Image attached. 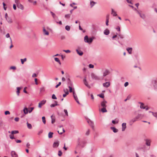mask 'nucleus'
<instances>
[{"mask_svg":"<svg viewBox=\"0 0 157 157\" xmlns=\"http://www.w3.org/2000/svg\"><path fill=\"white\" fill-rule=\"evenodd\" d=\"M95 38V37L94 36L89 38L88 36L86 35L84 37V41L86 43L90 44L92 42L93 40Z\"/></svg>","mask_w":157,"mask_h":157,"instance_id":"obj_1","label":"nucleus"},{"mask_svg":"<svg viewBox=\"0 0 157 157\" xmlns=\"http://www.w3.org/2000/svg\"><path fill=\"white\" fill-rule=\"evenodd\" d=\"M141 115L139 114L135 118H133L130 121V125H132V124L134 122L138 120L139 119Z\"/></svg>","mask_w":157,"mask_h":157,"instance_id":"obj_2","label":"nucleus"},{"mask_svg":"<svg viewBox=\"0 0 157 157\" xmlns=\"http://www.w3.org/2000/svg\"><path fill=\"white\" fill-rule=\"evenodd\" d=\"M86 142L85 141H80V139L78 138V145L82 147H83L86 144Z\"/></svg>","mask_w":157,"mask_h":157,"instance_id":"obj_3","label":"nucleus"},{"mask_svg":"<svg viewBox=\"0 0 157 157\" xmlns=\"http://www.w3.org/2000/svg\"><path fill=\"white\" fill-rule=\"evenodd\" d=\"M91 76L92 79H93L99 80L101 79L100 77L99 76L93 73H91Z\"/></svg>","mask_w":157,"mask_h":157,"instance_id":"obj_4","label":"nucleus"},{"mask_svg":"<svg viewBox=\"0 0 157 157\" xmlns=\"http://www.w3.org/2000/svg\"><path fill=\"white\" fill-rule=\"evenodd\" d=\"M152 84L155 90L157 89V81L154 80L152 81Z\"/></svg>","mask_w":157,"mask_h":157,"instance_id":"obj_5","label":"nucleus"},{"mask_svg":"<svg viewBox=\"0 0 157 157\" xmlns=\"http://www.w3.org/2000/svg\"><path fill=\"white\" fill-rule=\"evenodd\" d=\"M83 82L84 84V85L88 88H90V86L88 85V82L86 81V77H85L84 79L83 80Z\"/></svg>","mask_w":157,"mask_h":157,"instance_id":"obj_6","label":"nucleus"},{"mask_svg":"<svg viewBox=\"0 0 157 157\" xmlns=\"http://www.w3.org/2000/svg\"><path fill=\"white\" fill-rule=\"evenodd\" d=\"M137 13L143 19H144L146 18V16L145 14L141 13L139 11H137Z\"/></svg>","mask_w":157,"mask_h":157,"instance_id":"obj_7","label":"nucleus"},{"mask_svg":"<svg viewBox=\"0 0 157 157\" xmlns=\"http://www.w3.org/2000/svg\"><path fill=\"white\" fill-rule=\"evenodd\" d=\"M46 102V100H43L39 103L38 107L39 108L41 107V106L44 105Z\"/></svg>","mask_w":157,"mask_h":157,"instance_id":"obj_8","label":"nucleus"},{"mask_svg":"<svg viewBox=\"0 0 157 157\" xmlns=\"http://www.w3.org/2000/svg\"><path fill=\"white\" fill-rule=\"evenodd\" d=\"M107 103V101H106L104 100L103 101L101 102V106L103 108L106 107L107 106L106 104Z\"/></svg>","mask_w":157,"mask_h":157,"instance_id":"obj_9","label":"nucleus"},{"mask_svg":"<svg viewBox=\"0 0 157 157\" xmlns=\"http://www.w3.org/2000/svg\"><path fill=\"white\" fill-rule=\"evenodd\" d=\"M145 144L147 146H150L151 145V140L148 139H145Z\"/></svg>","mask_w":157,"mask_h":157,"instance_id":"obj_10","label":"nucleus"},{"mask_svg":"<svg viewBox=\"0 0 157 157\" xmlns=\"http://www.w3.org/2000/svg\"><path fill=\"white\" fill-rule=\"evenodd\" d=\"M11 154L12 157H18L17 155L14 151H12L11 152Z\"/></svg>","mask_w":157,"mask_h":157,"instance_id":"obj_11","label":"nucleus"},{"mask_svg":"<svg viewBox=\"0 0 157 157\" xmlns=\"http://www.w3.org/2000/svg\"><path fill=\"white\" fill-rule=\"evenodd\" d=\"M103 86L107 88L110 85V83L109 82H106L103 84Z\"/></svg>","mask_w":157,"mask_h":157,"instance_id":"obj_12","label":"nucleus"},{"mask_svg":"<svg viewBox=\"0 0 157 157\" xmlns=\"http://www.w3.org/2000/svg\"><path fill=\"white\" fill-rule=\"evenodd\" d=\"M126 124L125 123H123L122 124V131H125L126 128Z\"/></svg>","mask_w":157,"mask_h":157,"instance_id":"obj_13","label":"nucleus"},{"mask_svg":"<svg viewBox=\"0 0 157 157\" xmlns=\"http://www.w3.org/2000/svg\"><path fill=\"white\" fill-rule=\"evenodd\" d=\"M111 14L113 15L114 17L116 16H117V14L116 12L113 9H111Z\"/></svg>","mask_w":157,"mask_h":157,"instance_id":"obj_14","label":"nucleus"},{"mask_svg":"<svg viewBox=\"0 0 157 157\" xmlns=\"http://www.w3.org/2000/svg\"><path fill=\"white\" fill-rule=\"evenodd\" d=\"M67 84L68 86H73L72 82L69 78L67 79Z\"/></svg>","mask_w":157,"mask_h":157,"instance_id":"obj_15","label":"nucleus"},{"mask_svg":"<svg viewBox=\"0 0 157 157\" xmlns=\"http://www.w3.org/2000/svg\"><path fill=\"white\" fill-rule=\"evenodd\" d=\"M50 13H51V15H52L54 19L55 20H56V19L58 18V17L56 15L52 12L51 11H50Z\"/></svg>","mask_w":157,"mask_h":157,"instance_id":"obj_16","label":"nucleus"},{"mask_svg":"<svg viewBox=\"0 0 157 157\" xmlns=\"http://www.w3.org/2000/svg\"><path fill=\"white\" fill-rule=\"evenodd\" d=\"M59 144V141L55 142L53 144V147H57L58 146Z\"/></svg>","mask_w":157,"mask_h":157,"instance_id":"obj_17","label":"nucleus"},{"mask_svg":"<svg viewBox=\"0 0 157 157\" xmlns=\"http://www.w3.org/2000/svg\"><path fill=\"white\" fill-rule=\"evenodd\" d=\"M76 51L77 54L80 56H82L83 54V52L81 50H79L78 49H76Z\"/></svg>","mask_w":157,"mask_h":157,"instance_id":"obj_18","label":"nucleus"},{"mask_svg":"<svg viewBox=\"0 0 157 157\" xmlns=\"http://www.w3.org/2000/svg\"><path fill=\"white\" fill-rule=\"evenodd\" d=\"M109 71L108 70H106L103 73V77H105L109 73Z\"/></svg>","mask_w":157,"mask_h":157,"instance_id":"obj_19","label":"nucleus"},{"mask_svg":"<svg viewBox=\"0 0 157 157\" xmlns=\"http://www.w3.org/2000/svg\"><path fill=\"white\" fill-rule=\"evenodd\" d=\"M126 50L128 52L129 54L132 53V48H126Z\"/></svg>","mask_w":157,"mask_h":157,"instance_id":"obj_20","label":"nucleus"},{"mask_svg":"<svg viewBox=\"0 0 157 157\" xmlns=\"http://www.w3.org/2000/svg\"><path fill=\"white\" fill-rule=\"evenodd\" d=\"M88 123L90 124V126L93 128H94V124L93 122L91 120L88 121Z\"/></svg>","mask_w":157,"mask_h":157,"instance_id":"obj_21","label":"nucleus"},{"mask_svg":"<svg viewBox=\"0 0 157 157\" xmlns=\"http://www.w3.org/2000/svg\"><path fill=\"white\" fill-rule=\"evenodd\" d=\"M109 15H108L106 16V25L107 26H108L109 25Z\"/></svg>","mask_w":157,"mask_h":157,"instance_id":"obj_22","label":"nucleus"},{"mask_svg":"<svg viewBox=\"0 0 157 157\" xmlns=\"http://www.w3.org/2000/svg\"><path fill=\"white\" fill-rule=\"evenodd\" d=\"M110 128L114 133H116L118 131V129L114 127H111Z\"/></svg>","mask_w":157,"mask_h":157,"instance_id":"obj_23","label":"nucleus"},{"mask_svg":"<svg viewBox=\"0 0 157 157\" xmlns=\"http://www.w3.org/2000/svg\"><path fill=\"white\" fill-rule=\"evenodd\" d=\"M104 33L105 35H107L109 34V31L108 29H106L104 31Z\"/></svg>","mask_w":157,"mask_h":157,"instance_id":"obj_24","label":"nucleus"},{"mask_svg":"<svg viewBox=\"0 0 157 157\" xmlns=\"http://www.w3.org/2000/svg\"><path fill=\"white\" fill-rule=\"evenodd\" d=\"M52 119L51 123L52 124H53L55 122L56 119L54 117H53V115L51 116Z\"/></svg>","mask_w":157,"mask_h":157,"instance_id":"obj_25","label":"nucleus"},{"mask_svg":"<svg viewBox=\"0 0 157 157\" xmlns=\"http://www.w3.org/2000/svg\"><path fill=\"white\" fill-rule=\"evenodd\" d=\"M23 111L25 114H26L28 113V109L26 107H25L24 108Z\"/></svg>","mask_w":157,"mask_h":157,"instance_id":"obj_26","label":"nucleus"},{"mask_svg":"<svg viewBox=\"0 0 157 157\" xmlns=\"http://www.w3.org/2000/svg\"><path fill=\"white\" fill-rule=\"evenodd\" d=\"M43 31L44 35H49V32L45 29L44 28H43Z\"/></svg>","mask_w":157,"mask_h":157,"instance_id":"obj_27","label":"nucleus"},{"mask_svg":"<svg viewBox=\"0 0 157 157\" xmlns=\"http://www.w3.org/2000/svg\"><path fill=\"white\" fill-rule=\"evenodd\" d=\"M17 6L18 8H20L21 10H23L24 9V7L20 3L17 4Z\"/></svg>","mask_w":157,"mask_h":157,"instance_id":"obj_28","label":"nucleus"},{"mask_svg":"<svg viewBox=\"0 0 157 157\" xmlns=\"http://www.w3.org/2000/svg\"><path fill=\"white\" fill-rule=\"evenodd\" d=\"M96 3V2H95L93 1H90V5L91 8Z\"/></svg>","mask_w":157,"mask_h":157,"instance_id":"obj_29","label":"nucleus"},{"mask_svg":"<svg viewBox=\"0 0 157 157\" xmlns=\"http://www.w3.org/2000/svg\"><path fill=\"white\" fill-rule=\"evenodd\" d=\"M6 20L9 23H11L12 22V19L10 17H8Z\"/></svg>","mask_w":157,"mask_h":157,"instance_id":"obj_30","label":"nucleus"},{"mask_svg":"<svg viewBox=\"0 0 157 157\" xmlns=\"http://www.w3.org/2000/svg\"><path fill=\"white\" fill-rule=\"evenodd\" d=\"M53 133L51 132H49L48 134V137L49 138H51L52 137L53 135Z\"/></svg>","mask_w":157,"mask_h":157,"instance_id":"obj_31","label":"nucleus"},{"mask_svg":"<svg viewBox=\"0 0 157 157\" xmlns=\"http://www.w3.org/2000/svg\"><path fill=\"white\" fill-rule=\"evenodd\" d=\"M74 90V91L73 92V96L74 98V99H75L76 98H77V95L75 93V92L74 90V88H73Z\"/></svg>","mask_w":157,"mask_h":157,"instance_id":"obj_32","label":"nucleus"},{"mask_svg":"<svg viewBox=\"0 0 157 157\" xmlns=\"http://www.w3.org/2000/svg\"><path fill=\"white\" fill-rule=\"evenodd\" d=\"M54 59H55V61H56V62H57L58 63H59L60 65L61 64V62H60V61L59 59L58 58H57V57H55L54 58Z\"/></svg>","mask_w":157,"mask_h":157,"instance_id":"obj_33","label":"nucleus"},{"mask_svg":"<svg viewBox=\"0 0 157 157\" xmlns=\"http://www.w3.org/2000/svg\"><path fill=\"white\" fill-rule=\"evenodd\" d=\"M101 111L103 113H106L107 112V110L106 109V107L102 108L101 109Z\"/></svg>","mask_w":157,"mask_h":157,"instance_id":"obj_34","label":"nucleus"},{"mask_svg":"<svg viewBox=\"0 0 157 157\" xmlns=\"http://www.w3.org/2000/svg\"><path fill=\"white\" fill-rule=\"evenodd\" d=\"M19 133V131L18 130H13L11 132V134H17Z\"/></svg>","mask_w":157,"mask_h":157,"instance_id":"obj_35","label":"nucleus"},{"mask_svg":"<svg viewBox=\"0 0 157 157\" xmlns=\"http://www.w3.org/2000/svg\"><path fill=\"white\" fill-rule=\"evenodd\" d=\"M45 88L44 87H43L40 88V93H41L45 91Z\"/></svg>","mask_w":157,"mask_h":157,"instance_id":"obj_36","label":"nucleus"},{"mask_svg":"<svg viewBox=\"0 0 157 157\" xmlns=\"http://www.w3.org/2000/svg\"><path fill=\"white\" fill-rule=\"evenodd\" d=\"M70 26L67 25L65 26V29L67 31H69L70 29Z\"/></svg>","mask_w":157,"mask_h":157,"instance_id":"obj_37","label":"nucleus"},{"mask_svg":"<svg viewBox=\"0 0 157 157\" xmlns=\"http://www.w3.org/2000/svg\"><path fill=\"white\" fill-rule=\"evenodd\" d=\"M27 127L29 129H31L32 128V126L29 123L27 122Z\"/></svg>","mask_w":157,"mask_h":157,"instance_id":"obj_38","label":"nucleus"},{"mask_svg":"<svg viewBox=\"0 0 157 157\" xmlns=\"http://www.w3.org/2000/svg\"><path fill=\"white\" fill-rule=\"evenodd\" d=\"M27 60L26 58H25L24 59H21V61L22 64H23Z\"/></svg>","mask_w":157,"mask_h":157,"instance_id":"obj_39","label":"nucleus"},{"mask_svg":"<svg viewBox=\"0 0 157 157\" xmlns=\"http://www.w3.org/2000/svg\"><path fill=\"white\" fill-rule=\"evenodd\" d=\"M67 92L66 93V94H63V97L65 98L66 97L67 95H68L69 94V91H68V90L67 89Z\"/></svg>","mask_w":157,"mask_h":157,"instance_id":"obj_40","label":"nucleus"},{"mask_svg":"<svg viewBox=\"0 0 157 157\" xmlns=\"http://www.w3.org/2000/svg\"><path fill=\"white\" fill-rule=\"evenodd\" d=\"M42 119L43 123L45 124H46V120L45 117L44 116L42 117Z\"/></svg>","mask_w":157,"mask_h":157,"instance_id":"obj_41","label":"nucleus"},{"mask_svg":"<svg viewBox=\"0 0 157 157\" xmlns=\"http://www.w3.org/2000/svg\"><path fill=\"white\" fill-rule=\"evenodd\" d=\"M71 13L66 14L65 16V17L66 18H69L71 16Z\"/></svg>","mask_w":157,"mask_h":157,"instance_id":"obj_42","label":"nucleus"},{"mask_svg":"<svg viewBox=\"0 0 157 157\" xmlns=\"http://www.w3.org/2000/svg\"><path fill=\"white\" fill-rule=\"evenodd\" d=\"M68 88L69 89V91L70 93L73 92L74 90H73V88L72 86H68Z\"/></svg>","mask_w":157,"mask_h":157,"instance_id":"obj_43","label":"nucleus"},{"mask_svg":"<svg viewBox=\"0 0 157 157\" xmlns=\"http://www.w3.org/2000/svg\"><path fill=\"white\" fill-rule=\"evenodd\" d=\"M13 135V134H11L9 135L10 138L12 140L15 139V138L14 137V136Z\"/></svg>","mask_w":157,"mask_h":157,"instance_id":"obj_44","label":"nucleus"},{"mask_svg":"<svg viewBox=\"0 0 157 157\" xmlns=\"http://www.w3.org/2000/svg\"><path fill=\"white\" fill-rule=\"evenodd\" d=\"M98 96H99L101 98H104V95L103 94H101L98 95Z\"/></svg>","mask_w":157,"mask_h":157,"instance_id":"obj_45","label":"nucleus"},{"mask_svg":"<svg viewBox=\"0 0 157 157\" xmlns=\"http://www.w3.org/2000/svg\"><path fill=\"white\" fill-rule=\"evenodd\" d=\"M151 113L154 117H156L157 118V113H154L153 112H151Z\"/></svg>","mask_w":157,"mask_h":157,"instance_id":"obj_46","label":"nucleus"},{"mask_svg":"<svg viewBox=\"0 0 157 157\" xmlns=\"http://www.w3.org/2000/svg\"><path fill=\"white\" fill-rule=\"evenodd\" d=\"M34 108L33 107H30L29 110H28V112L29 113H31L33 110Z\"/></svg>","mask_w":157,"mask_h":157,"instance_id":"obj_47","label":"nucleus"},{"mask_svg":"<svg viewBox=\"0 0 157 157\" xmlns=\"http://www.w3.org/2000/svg\"><path fill=\"white\" fill-rule=\"evenodd\" d=\"M52 98L53 99H56L57 98L54 94H53L52 95Z\"/></svg>","mask_w":157,"mask_h":157,"instance_id":"obj_48","label":"nucleus"},{"mask_svg":"<svg viewBox=\"0 0 157 157\" xmlns=\"http://www.w3.org/2000/svg\"><path fill=\"white\" fill-rule=\"evenodd\" d=\"M62 152L60 150H59L58 151V155L59 156H60L62 155Z\"/></svg>","mask_w":157,"mask_h":157,"instance_id":"obj_49","label":"nucleus"},{"mask_svg":"<svg viewBox=\"0 0 157 157\" xmlns=\"http://www.w3.org/2000/svg\"><path fill=\"white\" fill-rule=\"evenodd\" d=\"M70 6L72 7H73V8H74V9H76L77 8V6H73V5H72V4H70Z\"/></svg>","mask_w":157,"mask_h":157,"instance_id":"obj_50","label":"nucleus"},{"mask_svg":"<svg viewBox=\"0 0 157 157\" xmlns=\"http://www.w3.org/2000/svg\"><path fill=\"white\" fill-rule=\"evenodd\" d=\"M64 112L65 113L66 115L67 116H68V112L67 109H64Z\"/></svg>","mask_w":157,"mask_h":157,"instance_id":"obj_51","label":"nucleus"},{"mask_svg":"<svg viewBox=\"0 0 157 157\" xmlns=\"http://www.w3.org/2000/svg\"><path fill=\"white\" fill-rule=\"evenodd\" d=\"M89 67L90 68H93L94 67V65L92 64H90L89 65Z\"/></svg>","mask_w":157,"mask_h":157,"instance_id":"obj_52","label":"nucleus"},{"mask_svg":"<svg viewBox=\"0 0 157 157\" xmlns=\"http://www.w3.org/2000/svg\"><path fill=\"white\" fill-rule=\"evenodd\" d=\"M63 51L66 53H69L71 52V51L69 50H63Z\"/></svg>","mask_w":157,"mask_h":157,"instance_id":"obj_53","label":"nucleus"},{"mask_svg":"<svg viewBox=\"0 0 157 157\" xmlns=\"http://www.w3.org/2000/svg\"><path fill=\"white\" fill-rule=\"evenodd\" d=\"M10 112L8 111H5V114L6 115L9 114H10Z\"/></svg>","mask_w":157,"mask_h":157,"instance_id":"obj_54","label":"nucleus"},{"mask_svg":"<svg viewBox=\"0 0 157 157\" xmlns=\"http://www.w3.org/2000/svg\"><path fill=\"white\" fill-rule=\"evenodd\" d=\"M61 82H59L58 84L56 85V86H55V87L56 88H58L59 86H60L61 85Z\"/></svg>","mask_w":157,"mask_h":157,"instance_id":"obj_55","label":"nucleus"},{"mask_svg":"<svg viewBox=\"0 0 157 157\" xmlns=\"http://www.w3.org/2000/svg\"><path fill=\"white\" fill-rule=\"evenodd\" d=\"M118 121H115V120H112V123L113 124H117L118 123Z\"/></svg>","mask_w":157,"mask_h":157,"instance_id":"obj_56","label":"nucleus"},{"mask_svg":"<svg viewBox=\"0 0 157 157\" xmlns=\"http://www.w3.org/2000/svg\"><path fill=\"white\" fill-rule=\"evenodd\" d=\"M10 69H13V70H15L16 69V67L15 66H11L10 67Z\"/></svg>","mask_w":157,"mask_h":157,"instance_id":"obj_57","label":"nucleus"},{"mask_svg":"<svg viewBox=\"0 0 157 157\" xmlns=\"http://www.w3.org/2000/svg\"><path fill=\"white\" fill-rule=\"evenodd\" d=\"M75 101H76V102L79 104H80L79 101H78V98H76L75 99Z\"/></svg>","mask_w":157,"mask_h":157,"instance_id":"obj_58","label":"nucleus"},{"mask_svg":"<svg viewBox=\"0 0 157 157\" xmlns=\"http://www.w3.org/2000/svg\"><path fill=\"white\" fill-rule=\"evenodd\" d=\"M128 82H126L124 84V86L126 87L128 85Z\"/></svg>","mask_w":157,"mask_h":157,"instance_id":"obj_59","label":"nucleus"},{"mask_svg":"<svg viewBox=\"0 0 157 157\" xmlns=\"http://www.w3.org/2000/svg\"><path fill=\"white\" fill-rule=\"evenodd\" d=\"M118 36L120 37L121 39H123L124 38L123 35L121 34H119L118 35Z\"/></svg>","mask_w":157,"mask_h":157,"instance_id":"obj_60","label":"nucleus"},{"mask_svg":"<svg viewBox=\"0 0 157 157\" xmlns=\"http://www.w3.org/2000/svg\"><path fill=\"white\" fill-rule=\"evenodd\" d=\"M6 38H10V34L9 33H7L6 35Z\"/></svg>","mask_w":157,"mask_h":157,"instance_id":"obj_61","label":"nucleus"},{"mask_svg":"<svg viewBox=\"0 0 157 157\" xmlns=\"http://www.w3.org/2000/svg\"><path fill=\"white\" fill-rule=\"evenodd\" d=\"M140 108L144 109H145V107L144 106V105H140Z\"/></svg>","mask_w":157,"mask_h":157,"instance_id":"obj_62","label":"nucleus"},{"mask_svg":"<svg viewBox=\"0 0 157 157\" xmlns=\"http://www.w3.org/2000/svg\"><path fill=\"white\" fill-rule=\"evenodd\" d=\"M34 80H35V83L36 85H38V82H37V78H35V79H34Z\"/></svg>","mask_w":157,"mask_h":157,"instance_id":"obj_63","label":"nucleus"},{"mask_svg":"<svg viewBox=\"0 0 157 157\" xmlns=\"http://www.w3.org/2000/svg\"><path fill=\"white\" fill-rule=\"evenodd\" d=\"M37 75L36 73H33L32 75V77L34 78V77H37Z\"/></svg>","mask_w":157,"mask_h":157,"instance_id":"obj_64","label":"nucleus"}]
</instances>
